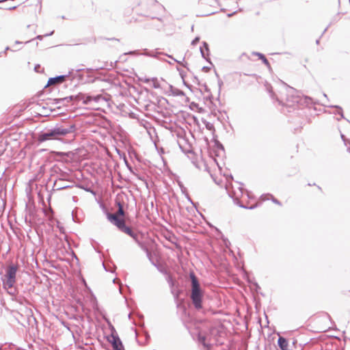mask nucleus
I'll return each instance as SVG.
<instances>
[{"label": "nucleus", "mask_w": 350, "mask_h": 350, "mask_svg": "<svg viewBox=\"0 0 350 350\" xmlns=\"http://www.w3.org/2000/svg\"><path fill=\"white\" fill-rule=\"evenodd\" d=\"M219 147H221V148L222 150H224V147H223L222 144H219Z\"/></svg>", "instance_id": "obj_48"}, {"label": "nucleus", "mask_w": 350, "mask_h": 350, "mask_svg": "<svg viewBox=\"0 0 350 350\" xmlns=\"http://www.w3.org/2000/svg\"><path fill=\"white\" fill-rule=\"evenodd\" d=\"M198 340L204 347L209 348V345L206 342V336L202 335L200 333L198 336Z\"/></svg>", "instance_id": "obj_19"}, {"label": "nucleus", "mask_w": 350, "mask_h": 350, "mask_svg": "<svg viewBox=\"0 0 350 350\" xmlns=\"http://www.w3.org/2000/svg\"><path fill=\"white\" fill-rule=\"evenodd\" d=\"M83 70V68H78V69L76 70V72H80V71H81Z\"/></svg>", "instance_id": "obj_40"}, {"label": "nucleus", "mask_w": 350, "mask_h": 350, "mask_svg": "<svg viewBox=\"0 0 350 350\" xmlns=\"http://www.w3.org/2000/svg\"><path fill=\"white\" fill-rule=\"evenodd\" d=\"M167 282L169 283V284L171 287H172L174 285V281L172 276H170V275L168 276Z\"/></svg>", "instance_id": "obj_24"}, {"label": "nucleus", "mask_w": 350, "mask_h": 350, "mask_svg": "<svg viewBox=\"0 0 350 350\" xmlns=\"http://www.w3.org/2000/svg\"><path fill=\"white\" fill-rule=\"evenodd\" d=\"M40 68V66L39 64L36 65L35 67H34L35 71L36 72H39Z\"/></svg>", "instance_id": "obj_32"}, {"label": "nucleus", "mask_w": 350, "mask_h": 350, "mask_svg": "<svg viewBox=\"0 0 350 350\" xmlns=\"http://www.w3.org/2000/svg\"><path fill=\"white\" fill-rule=\"evenodd\" d=\"M107 217L109 221L114 224L120 230L129 235L134 240H137V238L139 237V236L135 233L131 228L126 226L125 221L123 219L118 217L116 215H111L109 213H107Z\"/></svg>", "instance_id": "obj_3"}, {"label": "nucleus", "mask_w": 350, "mask_h": 350, "mask_svg": "<svg viewBox=\"0 0 350 350\" xmlns=\"http://www.w3.org/2000/svg\"><path fill=\"white\" fill-rule=\"evenodd\" d=\"M73 100H74V96H70L62 98V100H60V102H64L65 105L66 106L68 105V103H69L70 101H73Z\"/></svg>", "instance_id": "obj_21"}, {"label": "nucleus", "mask_w": 350, "mask_h": 350, "mask_svg": "<svg viewBox=\"0 0 350 350\" xmlns=\"http://www.w3.org/2000/svg\"><path fill=\"white\" fill-rule=\"evenodd\" d=\"M136 243L138 244V245L144 251H145L147 254V256L150 258V253L147 247V246L142 242L139 241L138 238H137V240H135Z\"/></svg>", "instance_id": "obj_17"}, {"label": "nucleus", "mask_w": 350, "mask_h": 350, "mask_svg": "<svg viewBox=\"0 0 350 350\" xmlns=\"http://www.w3.org/2000/svg\"><path fill=\"white\" fill-rule=\"evenodd\" d=\"M202 70L205 71V72H208L210 70V68L208 67V66H204L202 68Z\"/></svg>", "instance_id": "obj_34"}, {"label": "nucleus", "mask_w": 350, "mask_h": 350, "mask_svg": "<svg viewBox=\"0 0 350 350\" xmlns=\"http://www.w3.org/2000/svg\"><path fill=\"white\" fill-rule=\"evenodd\" d=\"M123 349V347H120V348H116V349H114V350H122Z\"/></svg>", "instance_id": "obj_43"}, {"label": "nucleus", "mask_w": 350, "mask_h": 350, "mask_svg": "<svg viewBox=\"0 0 350 350\" xmlns=\"http://www.w3.org/2000/svg\"><path fill=\"white\" fill-rule=\"evenodd\" d=\"M18 267L16 265H10L5 271V280L3 282L5 288H12L16 282V275Z\"/></svg>", "instance_id": "obj_4"}, {"label": "nucleus", "mask_w": 350, "mask_h": 350, "mask_svg": "<svg viewBox=\"0 0 350 350\" xmlns=\"http://www.w3.org/2000/svg\"><path fill=\"white\" fill-rule=\"evenodd\" d=\"M278 345L280 348L287 347H288V341L285 338L280 336L278 340Z\"/></svg>", "instance_id": "obj_16"}, {"label": "nucleus", "mask_w": 350, "mask_h": 350, "mask_svg": "<svg viewBox=\"0 0 350 350\" xmlns=\"http://www.w3.org/2000/svg\"><path fill=\"white\" fill-rule=\"evenodd\" d=\"M87 96L84 94L79 93V94L74 96V100L75 101H80L82 100L83 102L84 100H85V97Z\"/></svg>", "instance_id": "obj_20"}, {"label": "nucleus", "mask_w": 350, "mask_h": 350, "mask_svg": "<svg viewBox=\"0 0 350 350\" xmlns=\"http://www.w3.org/2000/svg\"><path fill=\"white\" fill-rule=\"evenodd\" d=\"M152 82H153V88H156V89H157V88H160L159 83V81H158V80H157V78H152Z\"/></svg>", "instance_id": "obj_22"}, {"label": "nucleus", "mask_w": 350, "mask_h": 350, "mask_svg": "<svg viewBox=\"0 0 350 350\" xmlns=\"http://www.w3.org/2000/svg\"><path fill=\"white\" fill-rule=\"evenodd\" d=\"M161 54V53L157 51H148L147 49H145V52L144 53H139L138 51H131L128 53H125L124 55H144L148 57H153L159 58V56Z\"/></svg>", "instance_id": "obj_10"}, {"label": "nucleus", "mask_w": 350, "mask_h": 350, "mask_svg": "<svg viewBox=\"0 0 350 350\" xmlns=\"http://www.w3.org/2000/svg\"><path fill=\"white\" fill-rule=\"evenodd\" d=\"M323 97H324V98H325L326 99H327V94H325V93H324V94H323Z\"/></svg>", "instance_id": "obj_41"}, {"label": "nucleus", "mask_w": 350, "mask_h": 350, "mask_svg": "<svg viewBox=\"0 0 350 350\" xmlns=\"http://www.w3.org/2000/svg\"><path fill=\"white\" fill-rule=\"evenodd\" d=\"M168 57H170V58H172V59H173V61H174V62H177V63H178V64H182V63H181V62H180V61L176 60V59L173 58V57H172V56H170V55H168Z\"/></svg>", "instance_id": "obj_33"}, {"label": "nucleus", "mask_w": 350, "mask_h": 350, "mask_svg": "<svg viewBox=\"0 0 350 350\" xmlns=\"http://www.w3.org/2000/svg\"><path fill=\"white\" fill-rule=\"evenodd\" d=\"M299 103V98L297 96H294L292 95V97L289 98L288 97L286 98V103L285 104L287 106L291 107L293 106L295 103Z\"/></svg>", "instance_id": "obj_14"}, {"label": "nucleus", "mask_w": 350, "mask_h": 350, "mask_svg": "<svg viewBox=\"0 0 350 350\" xmlns=\"http://www.w3.org/2000/svg\"><path fill=\"white\" fill-rule=\"evenodd\" d=\"M108 341L111 344L113 349L123 347L122 343L114 329L110 336L108 338Z\"/></svg>", "instance_id": "obj_9"}, {"label": "nucleus", "mask_w": 350, "mask_h": 350, "mask_svg": "<svg viewBox=\"0 0 350 350\" xmlns=\"http://www.w3.org/2000/svg\"><path fill=\"white\" fill-rule=\"evenodd\" d=\"M316 42H317V44H319V40H317Z\"/></svg>", "instance_id": "obj_51"}, {"label": "nucleus", "mask_w": 350, "mask_h": 350, "mask_svg": "<svg viewBox=\"0 0 350 350\" xmlns=\"http://www.w3.org/2000/svg\"><path fill=\"white\" fill-rule=\"evenodd\" d=\"M280 349H281V350H288V349H287V347H284V348H283V347H282V348H280Z\"/></svg>", "instance_id": "obj_45"}, {"label": "nucleus", "mask_w": 350, "mask_h": 350, "mask_svg": "<svg viewBox=\"0 0 350 350\" xmlns=\"http://www.w3.org/2000/svg\"><path fill=\"white\" fill-rule=\"evenodd\" d=\"M48 140H56L53 126L40 132L38 135V141L40 143Z\"/></svg>", "instance_id": "obj_6"}, {"label": "nucleus", "mask_w": 350, "mask_h": 350, "mask_svg": "<svg viewBox=\"0 0 350 350\" xmlns=\"http://www.w3.org/2000/svg\"><path fill=\"white\" fill-rule=\"evenodd\" d=\"M146 339H148L150 338V336L147 333L146 334Z\"/></svg>", "instance_id": "obj_42"}, {"label": "nucleus", "mask_w": 350, "mask_h": 350, "mask_svg": "<svg viewBox=\"0 0 350 350\" xmlns=\"http://www.w3.org/2000/svg\"><path fill=\"white\" fill-rule=\"evenodd\" d=\"M222 83H222V81H219V87H221V84H222Z\"/></svg>", "instance_id": "obj_44"}, {"label": "nucleus", "mask_w": 350, "mask_h": 350, "mask_svg": "<svg viewBox=\"0 0 350 350\" xmlns=\"http://www.w3.org/2000/svg\"><path fill=\"white\" fill-rule=\"evenodd\" d=\"M53 128L56 140H62L64 137H74L77 131L76 124L68 122L57 123Z\"/></svg>", "instance_id": "obj_2"}, {"label": "nucleus", "mask_w": 350, "mask_h": 350, "mask_svg": "<svg viewBox=\"0 0 350 350\" xmlns=\"http://www.w3.org/2000/svg\"><path fill=\"white\" fill-rule=\"evenodd\" d=\"M111 40H115L119 41V39H116V38H111Z\"/></svg>", "instance_id": "obj_50"}, {"label": "nucleus", "mask_w": 350, "mask_h": 350, "mask_svg": "<svg viewBox=\"0 0 350 350\" xmlns=\"http://www.w3.org/2000/svg\"><path fill=\"white\" fill-rule=\"evenodd\" d=\"M72 71H73V70H72L71 71H69L67 75H62L56 76L55 77L49 78L48 83H47L46 85L45 86V88H46L49 85H53L63 83L66 80V79L72 74Z\"/></svg>", "instance_id": "obj_8"}, {"label": "nucleus", "mask_w": 350, "mask_h": 350, "mask_svg": "<svg viewBox=\"0 0 350 350\" xmlns=\"http://www.w3.org/2000/svg\"><path fill=\"white\" fill-rule=\"evenodd\" d=\"M189 278L191 280L190 299L195 309L199 311L203 308L204 291L201 288L198 279L193 272L189 273Z\"/></svg>", "instance_id": "obj_1"}, {"label": "nucleus", "mask_w": 350, "mask_h": 350, "mask_svg": "<svg viewBox=\"0 0 350 350\" xmlns=\"http://www.w3.org/2000/svg\"><path fill=\"white\" fill-rule=\"evenodd\" d=\"M328 107L331 108H336L337 109V111L335 113L338 114V116H340V118H337L338 121H339L340 119H345L342 109L341 107L338 105H329Z\"/></svg>", "instance_id": "obj_13"}, {"label": "nucleus", "mask_w": 350, "mask_h": 350, "mask_svg": "<svg viewBox=\"0 0 350 350\" xmlns=\"http://www.w3.org/2000/svg\"><path fill=\"white\" fill-rule=\"evenodd\" d=\"M61 98H53L49 100V103L57 106V108L59 109L62 106H66L64 102H60Z\"/></svg>", "instance_id": "obj_12"}, {"label": "nucleus", "mask_w": 350, "mask_h": 350, "mask_svg": "<svg viewBox=\"0 0 350 350\" xmlns=\"http://www.w3.org/2000/svg\"><path fill=\"white\" fill-rule=\"evenodd\" d=\"M1 349H2V347H1V346H0V350H1Z\"/></svg>", "instance_id": "obj_52"}, {"label": "nucleus", "mask_w": 350, "mask_h": 350, "mask_svg": "<svg viewBox=\"0 0 350 350\" xmlns=\"http://www.w3.org/2000/svg\"><path fill=\"white\" fill-rule=\"evenodd\" d=\"M86 191H88V192H90L91 193H92L93 195H96V192L92 190V189L90 188H85L84 189Z\"/></svg>", "instance_id": "obj_29"}, {"label": "nucleus", "mask_w": 350, "mask_h": 350, "mask_svg": "<svg viewBox=\"0 0 350 350\" xmlns=\"http://www.w3.org/2000/svg\"><path fill=\"white\" fill-rule=\"evenodd\" d=\"M340 137L342 141L344 142L345 145L347 146V142L349 141V139H347L345 136L342 133L340 134Z\"/></svg>", "instance_id": "obj_26"}, {"label": "nucleus", "mask_w": 350, "mask_h": 350, "mask_svg": "<svg viewBox=\"0 0 350 350\" xmlns=\"http://www.w3.org/2000/svg\"><path fill=\"white\" fill-rule=\"evenodd\" d=\"M253 55H256V56H258V58L260 59H261V61L267 66V67H270V64H269V61L267 60V59L266 58V57L262 54V53H260L259 52H254L253 53Z\"/></svg>", "instance_id": "obj_15"}, {"label": "nucleus", "mask_w": 350, "mask_h": 350, "mask_svg": "<svg viewBox=\"0 0 350 350\" xmlns=\"http://www.w3.org/2000/svg\"><path fill=\"white\" fill-rule=\"evenodd\" d=\"M53 33H54V31H52L51 33L45 34V36H51V35H53Z\"/></svg>", "instance_id": "obj_36"}, {"label": "nucleus", "mask_w": 350, "mask_h": 350, "mask_svg": "<svg viewBox=\"0 0 350 350\" xmlns=\"http://www.w3.org/2000/svg\"><path fill=\"white\" fill-rule=\"evenodd\" d=\"M295 92V90L291 87L288 86V93L293 94Z\"/></svg>", "instance_id": "obj_28"}, {"label": "nucleus", "mask_w": 350, "mask_h": 350, "mask_svg": "<svg viewBox=\"0 0 350 350\" xmlns=\"http://www.w3.org/2000/svg\"><path fill=\"white\" fill-rule=\"evenodd\" d=\"M229 196L232 198L234 202L238 205L239 206L243 208H250L252 209L254 208V206L247 207L245 205H243L240 199L243 195V189L240 185L238 186L236 189L232 187L231 190H229L228 191Z\"/></svg>", "instance_id": "obj_5"}, {"label": "nucleus", "mask_w": 350, "mask_h": 350, "mask_svg": "<svg viewBox=\"0 0 350 350\" xmlns=\"http://www.w3.org/2000/svg\"><path fill=\"white\" fill-rule=\"evenodd\" d=\"M268 196H269L270 197H271V200L273 203L276 204H278L280 206H281V202L277 200L276 198H275L272 195H270V194H268Z\"/></svg>", "instance_id": "obj_23"}, {"label": "nucleus", "mask_w": 350, "mask_h": 350, "mask_svg": "<svg viewBox=\"0 0 350 350\" xmlns=\"http://www.w3.org/2000/svg\"><path fill=\"white\" fill-rule=\"evenodd\" d=\"M200 41V37H196L192 41H191V45H196L197 43Z\"/></svg>", "instance_id": "obj_25"}, {"label": "nucleus", "mask_w": 350, "mask_h": 350, "mask_svg": "<svg viewBox=\"0 0 350 350\" xmlns=\"http://www.w3.org/2000/svg\"><path fill=\"white\" fill-rule=\"evenodd\" d=\"M10 50V47L9 46H7L5 49V51L3 52V53L5 54L7 51ZM1 54L2 53H0V57L1 56Z\"/></svg>", "instance_id": "obj_35"}, {"label": "nucleus", "mask_w": 350, "mask_h": 350, "mask_svg": "<svg viewBox=\"0 0 350 350\" xmlns=\"http://www.w3.org/2000/svg\"><path fill=\"white\" fill-rule=\"evenodd\" d=\"M16 44H21L22 42H19V41H16L15 42Z\"/></svg>", "instance_id": "obj_47"}, {"label": "nucleus", "mask_w": 350, "mask_h": 350, "mask_svg": "<svg viewBox=\"0 0 350 350\" xmlns=\"http://www.w3.org/2000/svg\"><path fill=\"white\" fill-rule=\"evenodd\" d=\"M327 29H328V27H327L324 29V31H323V33H324L327 30Z\"/></svg>", "instance_id": "obj_46"}, {"label": "nucleus", "mask_w": 350, "mask_h": 350, "mask_svg": "<svg viewBox=\"0 0 350 350\" xmlns=\"http://www.w3.org/2000/svg\"><path fill=\"white\" fill-rule=\"evenodd\" d=\"M235 13H236V12H234L233 13H231V14H228V17H231V16H233Z\"/></svg>", "instance_id": "obj_39"}, {"label": "nucleus", "mask_w": 350, "mask_h": 350, "mask_svg": "<svg viewBox=\"0 0 350 350\" xmlns=\"http://www.w3.org/2000/svg\"><path fill=\"white\" fill-rule=\"evenodd\" d=\"M203 47H200V53L203 58H204L207 62H211L209 59L207 57L209 55V48L208 44L206 42H203L202 43Z\"/></svg>", "instance_id": "obj_11"}, {"label": "nucleus", "mask_w": 350, "mask_h": 350, "mask_svg": "<svg viewBox=\"0 0 350 350\" xmlns=\"http://www.w3.org/2000/svg\"><path fill=\"white\" fill-rule=\"evenodd\" d=\"M107 96H109V95L107 96L102 94H98L96 96H88L85 97V100H83V104L88 105L92 101L96 103L103 104L108 102L109 98Z\"/></svg>", "instance_id": "obj_7"}, {"label": "nucleus", "mask_w": 350, "mask_h": 350, "mask_svg": "<svg viewBox=\"0 0 350 350\" xmlns=\"http://www.w3.org/2000/svg\"><path fill=\"white\" fill-rule=\"evenodd\" d=\"M116 204H117V205L118 206V209L117 213L115 215H117L118 217H119L118 216H124V211L123 209V206H122L121 202H117Z\"/></svg>", "instance_id": "obj_18"}, {"label": "nucleus", "mask_w": 350, "mask_h": 350, "mask_svg": "<svg viewBox=\"0 0 350 350\" xmlns=\"http://www.w3.org/2000/svg\"><path fill=\"white\" fill-rule=\"evenodd\" d=\"M36 39L41 40L42 39V36H40H40H38L36 37Z\"/></svg>", "instance_id": "obj_38"}, {"label": "nucleus", "mask_w": 350, "mask_h": 350, "mask_svg": "<svg viewBox=\"0 0 350 350\" xmlns=\"http://www.w3.org/2000/svg\"><path fill=\"white\" fill-rule=\"evenodd\" d=\"M338 19H339V14H337V15L334 18V19H333V20H332V21L330 23V24L328 25V27H329V25H331V24H332V23H335V22H336V21H338Z\"/></svg>", "instance_id": "obj_27"}, {"label": "nucleus", "mask_w": 350, "mask_h": 350, "mask_svg": "<svg viewBox=\"0 0 350 350\" xmlns=\"http://www.w3.org/2000/svg\"><path fill=\"white\" fill-rule=\"evenodd\" d=\"M67 186H64V187H57V190H60V189H64V188H66Z\"/></svg>", "instance_id": "obj_37"}, {"label": "nucleus", "mask_w": 350, "mask_h": 350, "mask_svg": "<svg viewBox=\"0 0 350 350\" xmlns=\"http://www.w3.org/2000/svg\"><path fill=\"white\" fill-rule=\"evenodd\" d=\"M269 92L271 93V97H273V94L271 92V90H269Z\"/></svg>", "instance_id": "obj_49"}, {"label": "nucleus", "mask_w": 350, "mask_h": 350, "mask_svg": "<svg viewBox=\"0 0 350 350\" xmlns=\"http://www.w3.org/2000/svg\"><path fill=\"white\" fill-rule=\"evenodd\" d=\"M103 267H104L105 271H110V272H113V271L111 269L108 268L104 263H103Z\"/></svg>", "instance_id": "obj_30"}, {"label": "nucleus", "mask_w": 350, "mask_h": 350, "mask_svg": "<svg viewBox=\"0 0 350 350\" xmlns=\"http://www.w3.org/2000/svg\"><path fill=\"white\" fill-rule=\"evenodd\" d=\"M176 95H183L184 94H183V91L179 90H176Z\"/></svg>", "instance_id": "obj_31"}]
</instances>
